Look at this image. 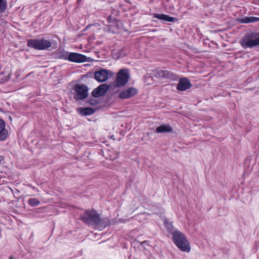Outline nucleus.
Wrapping results in <instances>:
<instances>
[{
	"label": "nucleus",
	"mask_w": 259,
	"mask_h": 259,
	"mask_svg": "<svg viewBox=\"0 0 259 259\" xmlns=\"http://www.w3.org/2000/svg\"><path fill=\"white\" fill-rule=\"evenodd\" d=\"M68 61L78 63H83L87 61V57L77 53H70Z\"/></svg>",
	"instance_id": "10"
},
{
	"label": "nucleus",
	"mask_w": 259,
	"mask_h": 259,
	"mask_svg": "<svg viewBox=\"0 0 259 259\" xmlns=\"http://www.w3.org/2000/svg\"><path fill=\"white\" fill-rule=\"evenodd\" d=\"M238 22L241 23H250L259 21V18L254 16L245 17L238 19Z\"/></svg>",
	"instance_id": "17"
},
{
	"label": "nucleus",
	"mask_w": 259,
	"mask_h": 259,
	"mask_svg": "<svg viewBox=\"0 0 259 259\" xmlns=\"http://www.w3.org/2000/svg\"><path fill=\"white\" fill-rule=\"evenodd\" d=\"M130 78L129 71L127 69H121L117 74L116 85L117 87H122L128 82Z\"/></svg>",
	"instance_id": "7"
},
{
	"label": "nucleus",
	"mask_w": 259,
	"mask_h": 259,
	"mask_svg": "<svg viewBox=\"0 0 259 259\" xmlns=\"http://www.w3.org/2000/svg\"><path fill=\"white\" fill-rule=\"evenodd\" d=\"M138 91L137 89L131 87L121 92L119 95V97L122 99H128L136 95Z\"/></svg>",
	"instance_id": "13"
},
{
	"label": "nucleus",
	"mask_w": 259,
	"mask_h": 259,
	"mask_svg": "<svg viewBox=\"0 0 259 259\" xmlns=\"http://www.w3.org/2000/svg\"><path fill=\"white\" fill-rule=\"evenodd\" d=\"M108 21L109 23L113 22L114 21H116V19L112 17L111 16H109L108 18Z\"/></svg>",
	"instance_id": "22"
},
{
	"label": "nucleus",
	"mask_w": 259,
	"mask_h": 259,
	"mask_svg": "<svg viewBox=\"0 0 259 259\" xmlns=\"http://www.w3.org/2000/svg\"><path fill=\"white\" fill-rule=\"evenodd\" d=\"M9 259H14L12 256H10Z\"/></svg>",
	"instance_id": "25"
},
{
	"label": "nucleus",
	"mask_w": 259,
	"mask_h": 259,
	"mask_svg": "<svg viewBox=\"0 0 259 259\" xmlns=\"http://www.w3.org/2000/svg\"><path fill=\"white\" fill-rule=\"evenodd\" d=\"M117 53L118 55L117 56V58H119L123 57L124 56V54H122V51H120L117 52Z\"/></svg>",
	"instance_id": "23"
},
{
	"label": "nucleus",
	"mask_w": 259,
	"mask_h": 259,
	"mask_svg": "<svg viewBox=\"0 0 259 259\" xmlns=\"http://www.w3.org/2000/svg\"><path fill=\"white\" fill-rule=\"evenodd\" d=\"M76 110L77 113L81 116L91 115L95 112V110L91 107H79Z\"/></svg>",
	"instance_id": "15"
},
{
	"label": "nucleus",
	"mask_w": 259,
	"mask_h": 259,
	"mask_svg": "<svg viewBox=\"0 0 259 259\" xmlns=\"http://www.w3.org/2000/svg\"><path fill=\"white\" fill-rule=\"evenodd\" d=\"M240 44L245 49L259 46V32L248 31L242 38Z\"/></svg>",
	"instance_id": "3"
},
{
	"label": "nucleus",
	"mask_w": 259,
	"mask_h": 259,
	"mask_svg": "<svg viewBox=\"0 0 259 259\" xmlns=\"http://www.w3.org/2000/svg\"><path fill=\"white\" fill-rule=\"evenodd\" d=\"M152 74L159 79H169L172 80H177V75L172 71L166 69H157L153 71Z\"/></svg>",
	"instance_id": "6"
},
{
	"label": "nucleus",
	"mask_w": 259,
	"mask_h": 259,
	"mask_svg": "<svg viewBox=\"0 0 259 259\" xmlns=\"http://www.w3.org/2000/svg\"><path fill=\"white\" fill-rule=\"evenodd\" d=\"M87 102L92 106L97 105L99 103V101L98 100L93 98H89Z\"/></svg>",
	"instance_id": "21"
},
{
	"label": "nucleus",
	"mask_w": 259,
	"mask_h": 259,
	"mask_svg": "<svg viewBox=\"0 0 259 259\" xmlns=\"http://www.w3.org/2000/svg\"><path fill=\"white\" fill-rule=\"evenodd\" d=\"M73 90L74 92L73 98L75 100H83L88 96L89 88L84 84H76Z\"/></svg>",
	"instance_id": "5"
},
{
	"label": "nucleus",
	"mask_w": 259,
	"mask_h": 259,
	"mask_svg": "<svg viewBox=\"0 0 259 259\" xmlns=\"http://www.w3.org/2000/svg\"><path fill=\"white\" fill-rule=\"evenodd\" d=\"M110 87L107 84H102L92 92V96L94 98H98L105 95L109 89Z\"/></svg>",
	"instance_id": "9"
},
{
	"label": "nucleus",
	"mask_w": 259,
	"mask_h": 259,
	"mask_svg": "<svg viewBox=\"0 0 259 259\" xmlns=\"http://www.w3.org/2000/svg\"><path fill=\"white\" fill-rule=\"evenodd\" d=\"M112 72L108 70L102 69L94 73V78L98 82H104L106 81L109 76L112 75Z\"/></svg>",
	"instance_id": "8"
},
{
	"label": "nucleus",
	"mask_w": 259,
	"mask_h": 259,
	"mask_svg": "<svg viewBox=\"0 0 259 259\" xmlns=\"http://www.w3.org/2000/svg\"><path fill=\"white\" fill-rule=\"evenodd\" d=\"M172 240L175 244L182 251L189 252L190 250V243L186 236L179 231L172 233Z\"/></svg>",
	"instance_id": "2"
},
{
	"label": "nucleus",
	"mask_w": 259,
	"mask_h": 259,
	"mask_svg": "<svg viewBox=\"0 0 259 259\" xmlns=\"http://www.w3.org/2000/svg\"><path fill=\"white\" fill-rule=\"evenodd\" d=\"M172 127L169 124H162L156 128L157 133H169L172 131Z\"/></svg>",
	"instance_id": "16"
},
{
	"label": "nucleus",
	"mask_w": 259,
	"mask_h": 259,
	"mask_svg": "<svg viewBox=\"0 0 259 259\" xmlns=\"http://www.w3.org/2000/svg\"><path fill=\"white\" fill-rule=\"evenodd\" d=\"M9 119H10V120H12V117H11V116H9Z\"/></svg>",
	"instance_id": "27"
},
{
	"label": "nucleus",
	"mask_w": 259,
	"mask_h": 259,
	"mask_svg": "<svg viewBox=\"0 0 259 259\" xmlns=\"http://www.w3.org/2000/svg\"><path fill=\"white\" fill-rule=\"evenodd\" d=\"M4 160V157L2 156H0V163H2V161Z\"/></svg>",
	"instance_id": "24"
},
{
	"label": "nucleus",
	"mask_w": 259,
	"mask_h": 259,
	"mask_svg": "<svg viewBox=\"0 0 259 259\" xmlns=\"http://www.w3.org/2000/svg\"><path fill=\"white\" fill-rule=\"evenodd\" d=\"M153 17L161 20L163 24H166V22H176L178 21V18L177 17H172L163 14L154 13Z\"/></svg>",
	"instance_id": "11"
},
{
	"label": "nucleus",
	"mask_w": 259,
	"mask_h": 259,
	"mask_svg": "<svg viewBox=\"0 0 259 259\" xmlns=\"http://www.w3.org/2000/svg\"><path fill=\"white\" fill-rule=\"evenodd\" d=\"M5 126V122L0 118V141H5L8 136V131Z\"/></svg>",
	"instance_id": "14"
},
{
	"label": "nucleus",
	"mask_w": 259,
	"mask_h": 259,
	"mask_svg": "<svg viewBox=\"0 0 259 259\" xmlns=\"http://www.w3.org/2000/svg\"><path fill=\"white\" fill-rule=\"evenodd\" d=\"M28 203L30 206L35 207L39 205L40 202L35 198H31L28 199Z\"/></svg>",
	"instance_id": "19"
},
{
	"label": "nucleus",
	"mask_w": 259,
	"mask_h": 259,
	"mask_svg": "<svg viewBox=\"0 0 259 259\" xmlns=\"http://www.w3.org/2000/svg\"><path fill=\"white\" fill-rule=\"evenodd\" d=\"M192 84L188 78H181L179 83L177 84V89L180 91H186L191 88Z\"/></svg>",
	"instance_id": "12"
},
{
	"label": "nucleus",
	"mask_w": 259,
	"mask_h": 259,
	"mask_svg": "<svg viewBox=\"0 0 259 259\" xmlns=\"http://www.w3.org/2000/svg\"><path fill=\"white\" fill-rule=\"evenodd\" d=\"M27 46L35 50H47L52 46L50 41L45 39H30L27 41Z\"/></svg>",
	"instance_id": "4"
},
{
	"label": "nucleus",
	"mask_w": 259,
	"mask_h": 259,
	"mask_svg": "<svg viewBox=\"0 0 259 259\" xmlns=\"http://www.w3.org/2000/svg\"><path fill=\"white\" fill-rule=\"evenodd\" d=\"M7 7V3L6 0H0V13H4Z\"/></svg>",
	"instance_id": "20"
},
{
	"label": "nucleus",
	"mask_w": 259,
	"mask_h": 259,
	"mask_svg": "<svg viewBox=\"0 0 259 259\" xmlns=\"http://www.w3.org/2000/svg\"><path fill=\"white\" fill-rule=\"evenodd\" d=\"M80 220L86 224L90 225H94L95 226L101 225L105 227L109 224V221L106 219L104 221H101L99 215L96 211L93 209L92 210H85L82 215L80 217Z\"/></svg>",
	"instance_id": "1"
},
{
	"label": "nucleus",
	"mask_w": 259,
	"mask_h": 259,
	"mask_svg": "<svg viewBox=\"0 0 259 259\" xmlns=\"http://www.w3.org/2000/svg\"><path fill=\"white\" fill-rule=\"evenodd\" d=\"M89 27H90V25L87 26L86 28H85V30H87L88 29V28Z\"/></svg>",
	"instance_id": "26"
},
{
	"label": "nucleus",
	"mask_w": 259,
	"mask_h": 259,
	"mask_svg": "<svg viewBox=\"0 0 259 259\" xmlns=\"http://www.w3.org/2000/svg\"><path fill=\"white\" fill-rule=\"evenodd\" d=\"M70 52H67L66 51H62L57 53V55L59 58L64 60H69V55H70Z\"/></svg>",
	"instance_id": "18"
}]
</instances>
